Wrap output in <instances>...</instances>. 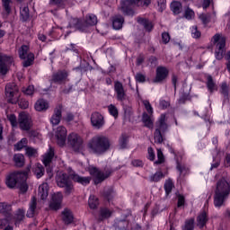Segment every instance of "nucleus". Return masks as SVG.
Wrapping results in <instances>:
<instances>
[{
	"label": "nucleus",
	"instance_id": "nucleus-1",
	"mask_svg": "<svg viewBox=\"0 0 230 230\" xmlns=\"http://www.w3.org/2000/svg\"><path fill=\"white\" fill-rule=\"evenodd\" d=\"M87 148L93 154H97L98 155H102V154H105L109 148H111V141L105 136H95L87 143Z\"/></svg>",
	"mask_w": 230,
	"mask_h": 230
},
{
	"label": "nucleus",
	"instance_id": "nucleus-2",
	"mask_svg": "<svg viewBox=\"0 0 230 230\" xmlns=\"http://www.w3.org/2000/svg\"><path fill=\"white\" fill-rule=\"evenodd\" d=\"M230 187L229 182L226 180H219L217 183V188L214 195L215 208H222L226 204V200L229 197Z\"/></svg>",
	"mask_w": 230,
	"mask_h": 230
},
{
	"label": "nucleus",
	"instance_id": "nucleus-3",
	"mask_svg": "<svg viewBox=\"0 0 230 230\" xmlns=\"http://www.w3.org/2000/svg\"><path fill=\"white\" fill-rule=\"evenodd\" d=\"M98 24V17L93 13L86 14L84 20L79 18H72L69 21L68 28H75L79 31H87V29L91 26H96Z\"/></svg>",
	"mask_w": 230,
	"mask_h": 230
},
{
	"label": "nucleus",
	"instance_id": "nucleus-4",
	"mask_svg": "<svg viewBox=\"0 0 230 230\" xmlns=\"http://www.w3.org/2000/svg\"><path fill=\"white\" fill-rule=\"evenodd\" d=\"M151 3V0H121L120 10L124 15L134 17V15H136L134 6H142L146 8Z\"/></svg>",
	"mask_w": 230,
	"mask_h": 230
},
{
	"label": "nucleus",
	"instance_id": "nucleus-5",
	"mask_svg": "<svg viewBox=\"0 0 230 230\" xmlns=\"http://www.w3.org/2000/svg\"><path fill=\"white\" fill-rule=\"evenodd\" d=\"M56 182L59 188H64L65 195H71L75 192V185H73V179H71V174L67 173H58L56 177Z\"/></svg>",
	"mask_w": 230,
	"mask_h": 230
},
{
	"label": "nucleus",
	"instance_id": "nucleus-6",
	"mask_svg": "<svg viewBox=\"0 0 230 230\" xmlns=\"http://www.w3.org/2000/svg\"><path fill=\"white\" fill-rule=\"evenodd\" d=\"M227 39L226 36H222L219 33H217L212 38V42L214 46H216L215 49V58L217 60H222L224 58V55H226V42Z\"/></svg>",
	"mask_w": 230,
	"mask_h": 230
},
{
	"label": "nucleus",
	"instance_id": "nucleus-7",
	"mask_svg": "<svg viewBox=\"0 0 230 230\" xmlns=\"http://www.w3.org/2000/svg\"><path fill=\"white\" fill-rule=\"evenodd\" d=\"M156 128L155 130L154 138L155 143L157 145H161L163 141H164V137H163V134L168 130V124H166V115L162 114L156 122Z\"/></svg>",
	"mask_w": 230,
	"mask_h": 230
},
{
	"label": "nucleus",
	"instance_id": "nucleus-8",
	"mask_svg": "<svg viewBox=\"0 0 230 230\" xmlns=\"http://www.w3.org/2000/svg\"><path fill=\"white\" fill-rule=\"evenodd\" d=\"M18 53L19 58L23 60V67H30V66H33V62H35V54L30 52V47L28 45H22Z\"/></svg>",
	"mask_w": 230,
	"mask_h": 230
},
{
	"label": "nucleus",
	"instance_id": "nucleus-9",
	"mask_svg": "<svg viewBox=\"0 0 230 230\" xmlns=\"http://www.w3.org/2000/svg\"><path fill=\"white\" fill-rule=\"evenodd\" d=\"M5 96L7 98L8 103L15 105L19 102L21 94H19V86L15 83H8L5 85Z\"/></svg>",
	"mask_w": 230,
	"mask_h": 230
},
{
	"label": "nucleus",
	"instance_id": "nucleus-10",
	"mask_svg": "<svg viewBox=\"0 0 230 230\" xmlns=\"http://www.w3.org/2000/svg\"><path fill=\"white\" fill-rule=\"evenodd\" d=\"M18 127L20 130H23V132H30V130H31L33 128V120L31 119V116L24 111L19 113Z\"/></svg>",
	"mask_w": 230,
	"mask_h": 230
},
{
	"label": "nucleus",
	"instance_id": "nucleus-11",
	"mask_svg": "<svg viewBox=\"0 0 230 230\" xmlns=\"http://www.w3.org/2000/svg\"><path fill=\"white\" fill-rule=\"evenodd\" d=\"M13 64V57L0 52V76H6Z\"/></svg>",
	"mask_w": 230,
	"mask_h": 230
},
{
	"label": "nucleus",
	"instance_id": "nucleus-12",
	"mask_svg": "<svg viewBox=\"0 0 230 230\" xmlns=\"http://www.w3.org/2000/svg\"><path fill=\"white\" fill-rule=\"evenodd\" d=\"M89 172L92 177H94V184H101L105 179H109L110 175H112V170H107L103 172L96 167L90 168Z\"/></svg>",
	"mask_w": 230,
	"mask_h": 230
},
{
	"label": "nucleus",
	"instance_id": "nucleus-13",
	"mask_svg": "<svg viewBox=\"0 0 230 230\" xmlns=\"http://www.w3.org/2000/svg\"><path fill=\"white\" fill-rule=\"evenodd\" d=\"M21 179H22V181H24V179H25L24 172H12L6 176L5 184H6L7 188H10L11 190H13L19 184V181Z\"/></svg>",
	"mask_w": 230,
	"mask_h": 230
},
{
	"label": "nucleus",
	"instance_id": "nucleus-14",
	"mask_svg": "<svg viewBox=\"0 0 230 230\" xmlns=\"http://www.w3.org/2000/svg\"><path fill=\"white\" fill-rule=\"evenodd\" d=\"M68 145H70L74 152H80L83 148L84 140L78 134L71 133L68 136Z\"/></svg>",
	"mask_w": 230,
	"mask_h": 230
},
{
	"label": "nucleus",
	"instance_id": "nucleus-15",
	"mask_svg": "<svg viewBox=\"0 0 230 230\" xmlns=\"http://www.w3.org/2000/svg\"><path fill=\"white\" fill-rule=\"evenodd\" d=\"M170 75V70L166 66H157L155 70V76L153 79V84H163L165 82L166 78H168Z\"/></svg>",
	"mask_w": 230,
	"mask_h": 230
},
{
	"label": "nucleus",
	"instance_id": "nucleus-16",
	"mask_svg": "<svg viewBox=\"0 0 230 230\" xmlns=\"http://www.w3.org/2000/svg\"><path fill=\"white\" fill-rule=\"evenodd\" d=\"M113 213L114 210L107 207H101L95 214V220H97L99 223L105 222V220H109V218L112 217Z\"/></svg>",
	"mask_w": 230,
	"mask_h": 230
},
{
	"label": "nucleus",
	"instance_id": "nucleus-17",
	"mask_svg": "<svg viewBox=\"0 0 230 230\" xmlns=\"http://www.w3.org/2000/svg\"><path fill=\"white\" fill-rule=\"evenodd\" d=\"M91 123L92 127L94 128L100 129L105 125V119L103 115L98 111H94L91 115Z\"/></svg>",
	"mask_w": 230,
	"mask_h": 230
},
{
	"label": "nucleus",
	"instance_id": "nucleus-18",
	"mask_svg": "<svg viewBox=\"0 0 230 230\" xmlns=\"http://www.w3.org/2000/svg\"><path fill=\"white\" fill-rule=\"evenodd\" d=\"M114 91L116 93V99L118 102H125L127 100V92H125V87L123 84L119 81H115Z\"/></svg>",
	"mask_w": 230,
	"mask_h": 230
},
{
	"label": "nucleus",
	"instance_id": "nucleus-19",
	"mask_svg": "<svg viewBox=\"0 0 230 230\" xmlns=\"http://www.w3.org/2000/svg\"><path fill=\"white\" fill-rule=\"evenodd\" d=\"M56 137L58 139V145L59 146H64V145H66V139H67V129L66 128V127H58Z\"/></svg>",
	"mask_w": 230,
	"mask_h": 230
},
{
	"label": "nucleus",
	"instance_id": "nucleus-20",
	"mask_svg": "<svg viewBox=\"0 0 230 230\" xmlns=\"http://www.w3.org/2000/svg\"><path fill=\"white\" fill-rule=\"evenodd\" d=\"M63 199L64 195H62V192L55 193L52 196V199L49 203V208L52 209V211H58V209H60Z\"/></svg>",
	"mask_w": 230,
	"mask_h": 230
},
{
	"label": "nucleus",
	"instance_id": "nucleus-21",
	"mask_svg": "<svg viewBox=\"0 0 230 230\" xmlns=\"http://www.w3.org/2000/svg\"><path fill=\"white\" fill-rule=\"evenodd\" d=\"M67 76H69L67 71L58 70L52 75L51 82H53V84H64V82L67 80Z\"/></svg>",
	"mask_w": 230,
	"mask_h": 230
},
{
	"label": "nucleus",
	"instance_id": "nucleus-22",
	"mask_svg": "<svg viewBox=\"0 0 230 230\" xmlns=\"http://www.w3.org/2000/svg\"><path fill=\"white\" fill-rule=\"evenodd\" d=\"M39 209L40 208L37 207V198L33 196L29 203V209L26 217H28V218H33L35 215H39Z\"/></svg>",
	"mask_w": 230,
	"mask_h": 230
},
{
	"label": "nucleus",
	"instance_id": "nucleus-23",
	"mask_svg": "<svg viewBox=\"0 0 230 230\" xmlns=\"http://www.w3.org/2000/svg\"><path fill=\"white\" fill-rule=\"evenodd\" d=\"M196 222L199 229H204V227H206V224L209 222V217L208 216V212H206V210L201 211L198 215Z\"/></svg>",
	"mask_w": 230,
	"mask_h": 230
},
{
	"label": "nucleus",
	"instance_id": "nucleus-24",
	"mask_svg": "<svg viewBox=\"0 0 230 230\" xmlns=\"http://www.w3.org/2000/svg\"><path fill=\"white\" fill-rule=\"evenodd\" d=\"M102 195L105 200L112 202L116 197V190H114V187L112 186L104 187Z\"/></svg>",
	"mask_w": 230,
	"mask_h": 230
},
{
	"label": "nucleus",
	"instance_id": "nucleus-25",
	"mask_svg": "<svg viewBox=\"0 0 230 230\" xmlns=\"http://www.w3.org/2000/svg\"><path fill=\"white\" fill-rule=\"evenodd\" d=\"M34 109L37 112H46L49 109V102L44 99H39L35 104Z\"/></svg>",
	"mask_w": 230,
	"mask_h": 230
},
{
	"label": "nucleus",
	"instance_id": "nucleus-26",
	"mask_svg": "<svg viewBox=\"0 0 230 230\" xmlns=\"http://www.w3.org/2000/svg\"><path fill=\"white\" fill-rule=\"evenodd\" d=\"M206 79L207 89L211 94H213L215 91H218V85H217V82H215V79H213V75H207Z\"/></svg>",
	"mask_w": 230,
	"mask_h": 230
},
{
	"label": "nucleus",
	"instance_id": "nucleus-27",
	"mask_svg": "<svg viewBox=\"0 0 230 230\" xmlns=\"http://www.w3.org/2000/svg\"><path fill=\"white\" fill-rule=\"evenodd\" d=\"M61 119H62V105H58V107H57L54 110V114L50 119V122L52 125H58Z\"/></svg>",
	"mask_w": 230,
	"mask_h": 230
},
{
	"label": "nucleus",
	"instance_id": "nucleus-28",
	"mask_svg": "<svg viewBox=\"0 0 230 230\" xmlns=\"http://www.w3.org/2000/svg\"><path fill=\"white\" fill-rule=\"evenodd\" d=\"M70 179L74 181V182H78L79 184H82L83 186H87V184L91 183V178L89 177H81L80 175L76 173H70Z\"/></svg>",
	"mask_w": 230,
	"mask_h": 230
},
{
	"label": "nucleus",
	"instance_id": "nucleus-29",
	"mask_svg": "<svg viewBox=\"0 0 230 230\" xmlns=\"http://www.w3.org/2000/svg\"><path fill=\"white\" fill-rule=\"evenodd\" d=\"M61 215L64 224H66L67 226L68 224H73L75 217L73 216V212L69 208H65Z\"/></svg>",
	"mask_w": 230,
	"mask_h": 230
},
{
	"label": "nucleus",
	"instance_id": "nucleus-30",
	"mask_svg": "<svg viewBox=\"0 0 230 230\" xmlns=\"http://www.w3.org/2000/svg\"><path fill=\"white\" fill-rule=\"evenodd\" d=\"M125 18L122 15H115L112 17V26L114 30H121L123 28Z\"/></svg>",
	"mask_w": 230,
	"mask_h": 230
},
{
	"label": "nucleus",
	"instance_id": "nucleus-31",
	"mask_svg": "<svg viewBox=\"0 0 230 230\" xmlns=\"http://www.w3.org/2000/svg\"><path fill=\"white\" fill-rule=\"evenodd\" d=\"M23 173L25 179H21L20 181H18V184L16 185V187L19 188L21 193H26V191H28L29 189L28 182L26 181H28V172H24Z\"/></svg>",
	"mask_w": 230,
	"mask_h": 230
},
{
	"label": "nucleus",
	"instance_id": "nucleus-32",
	"mask_svg": "<svg viewBox=\"0 0 230 230\" xmlns=\"http://www.w3.org/2000/svg\"><path fill=\"white\" fill-rule=\"evenodd\" d=\"M137 22L144 26L146 31H151L152 30H154V25L152 24V22H150L148 19L138 16L137 17Z\"/></svg>",
	"mask_w": 230,
	"mask_h": 230
},
{
	"label": "nucleus",
	"instance_id": "nucleus-33",
	"mask_svg": "<svg viewBox=\"0 0 230 230\" xmlns=\"http://www.w3.org/2000/svg\"><path fill=\"white\" fill-rule=\"evenodd\" d=\"M53 157H55V149L53 147H49V151L43 157V164H45V166H49L53 161Z\"/></svg>",
	"mask_w": 230,
	"mask_h": 230
},
{
	"label": "nucleus",
	"instance_id": "nucleus-34",
	"mask_svg": "<svg viewBox=\"0 0 230 230\" xmlns=\"http://www.w3.org/2000/svg\"><path fill=\"white\" fill-rule=\"evenodd\" d=\"M142 123L147 128H154V120H152V118L146 112H144L142 115Z\"/></svg>",
	"mask_w": 230,
	"mask_h": 230
},
{
	"label": "nucleus",
	"instance_id": "nucleus-35",
	"mask_svg": "<svg viewBox=\"0 0 230 230\" xmlns=\"http://www.w3.org/2000/svg\"><path fill=\"white\" fill-rule=\"evenodd\" d=\"M220 93L224 96L225 102H229V85H227V83L223 82L220 85Z\"/></svg>",
	"mask_w": 230,
	"mask_h": 230
},
{
	"label": "nucleus",
	"instance_id": "nucleus-36",
	"mask_svg": "<svg viewBox=\"0 0 230 230\" xmlns=\"http://www.w3.org/2000/svg\"><path fill=\"white\" fill-rule=\"evenodd\" d=\"M13 161H14V164H15V166H17V168H22V166H24V163H25L24 155L15 154L13 155Z\"/></svg>",
	"mask_w": 230,
	"mask_h": 230
},
{
	"label": "nucleus",
	"instance_id": "nucleus-37",
	"mask_svg": "<svg viewBox=\"0 0 230 230\" xmlns=\"http://www.w3.org/2000/svg\"><path fill=\"white\" fill-rule=\"evenodd\" d=\"M12 206L6 203H0V213L10 218L12 217Z\"/></svg>",
	"mask_w": 230,
	"mask_h": 230
},
{
	"label": "nucleus",
	"instance_id": "nucleus-38",
	"mask_svg": "<svg viewBox=\"0 0 230 230\" xmlns=\"http://www.w3.org/2000/svg\"><path fill=\"white\" fill-rule=\"evenodd\" d=\"M38 195L40 197L41 200H46L48 199V183L40 185Z\"/></svg>",
	"mask_w": 230,
	"mask_h": 230
},
{
	"label": "nucleus",
	"instance_id": "nucleus-39",
	"mask_svg": "<svg viewBox=\"0 0 230 230\" xmlns=\"http://www.w3.org/2000/svg\"><path fill=\"white\" fill-rule=\"evenodd\" d=\"M171 10L174 15H179L182 12V4L179 1H174L171 4Z\"/></svg>",
	"mask_w": 230,
	"mask_h": 230
},
{
	"label": "nucleus",
	"instance_id": "nucleus-40",
	"mask_svg": "<svg viewBox=\"0 0 230 230\" xmlns=\"http://www.w3.org/2000/svg\"><path fill=\"white\" fill-rule=\"evenodd\" d=\"M175 188V184L173 183V181L172 179H168L165 181L164 185V190L165 191V195L168 196L170 193H172V190Z\"/></svg>",
	"mask_w": 230,
	"mask_h": 230
},
{
	"label": "nucleus",
	"instance_id": "nucleus-41",
	"mask_svg": "<svg viewBox=\"0 0 230 230\" xmlns=\"http://www.w3.org/2000/svg\"><path fill=\"white\" fill-rule=\"evenodd\" d=\"M20 19L22 22H26V21L30 19V8H28V6H24L20 11Z\"/></svg>",
	"mask_w": 230,
	"mask_h": 230
},
{
	"label": "nucleus",
	"instance_id": "nucleus-42",
	"mask_svg": "<svg viewBox=\"0 0 230 230\" xmlns=\"http://www.w3.org/2000/svg\"><path fill=\"white\" fill-rule=\"evenodd\" d=\"M88 205L90 209H96L100 206V199L96 196H90L88 199Z\"/></svg>",
	"mask_w": 230,
	"mask_h": 230
},
{
	"label": "nucleus",
	"instance_id": "nucleus-43",
	"mask_svg": "<svg viewBox=\"0 0 230 230\" xmlns=\"http://www.w3.org/2000/svg\"><path fill=\"white\" fill-rule=\"evenodd\" d=\"M39 155V152L35 147L28 146L25 148V155L29 157V159L35 158Z\"/></svg>",
	"mask_w": 230,
	"mask_h": 230
},
{
	"label": "nucleus",
	"instance_id": "nucleus-44",
	"mask_svg": "<svg viewBox=\"0 0 230 230\" xmlns=\"http://www.w3.org/2000/svg\"><path fill=\"white\" fill-rule=\"evenodd\" d=\"M181 230H195V219L190 218L185 220L184 226H181Z\"/></svg>",
	"mask_w": 230,
	"mask_h": 230
},
{
	"label": "nucleus",
	"instance_id": "nucleus-45",
	"mask_svg": "<svg viewBox=\"0 0 230 230\" xmlns=\"http://www.w3.org/2000/svg\"><path fill=\"white\" fill-rule=\"evenodd\" d=\"M15 150L18 152L22 150V148H28V138L23 137L16 145H14Z\"/></svg>",
	"mask_w": 230,
	"mask_h": 230
},
{
	"label": "nucleus",
	"instance_id": "nucleus-46",
	"mask_svg": "<svg viewBox=\"0 0 230 230\" xmlns=\"http://www.w3.org/2000/svg\"><path fill=\"white\" fill-rule=\"evenodd\" d=\"M10 4H12V0H2V6L6 15H10V13H12V7Z\"/></svg>",
	"mask_w": 230,
	"mask_h": 230
},
{
	"label": "nucleus",
	"instance_id": "nucleus-47",
	"mask_svg": "<svg viewBox=\"0 0 230 230\" xmlns=\"http://www.w3.org/2000/svg\"><path fill=\"white\" fill-rule=\"evenodd\" d=\"M49 4H54L58 6V8H66V4H67V0H49Z\"/></svg>",
	"mask_w": 230,
	"mask_h": 230
},
{
	"label": "nucleus",
	"instance_id": "nucleus-48",
	"mask_svg": "<svg viewBox=\"0 0 230 230\" xmlns=\"http://www.w3.org/2000/svg\"><path fill=\"white\" fill-rule=\"evenodd\" d=\"M161 179H164V173L163 172H156L155 174L150 176V181L151 182H159Z\"/></svg>",
	"mask_w": 230,
	"mask_h": 230
},
{
	"label": "nucleus",
	"instance_id": "nucleus-49",
	"mask_svg": "<svg viewBox=\"0 0 230 230\" xmlns=\"http://www.w3.org/2000/svg\"><path fill=\"white\" fill-rule=\"evenodd\" d=\"M183 17H185V19H187L188 21H191V19H193V17H195V11H193V9L190 8V6H187L185 8Z\"/></svg>",
	"mask_w": 230,
	"mask_h": 230
},
{
	"label": "nucleus",
	"instance_id": "nucleus-50",
	"mask_svg": "<svg viewBox=\"0 0 230 230\" xmlns=\"http://www.w3.org/2000/svg\"><path fill=\"white\" fill-rule=\"evenodd\" d=\"M7 119L10 121L11 127H13V128H17V127H19V120H17L15 114L8 115Z\"/></svg>",
	"mask_w": 230,
	"mask_h": 230
},
{
	"label": "nucleus",
	"instance_id": "nucleus-51",
	"mask_svg": "<svg viewBox=\"0 0 230 230\" xmlns=\"http://www.w3.org/2000/svg\"><path fill=\"white\" fill-rule=\"evenodd\" d=\"M119 143L121 148H127V143H128V136L123 133L119 137Z\"/></svg>",
	"mask_w": 230,
	"mask_h": 230
},
{
	"label": "nucleus",
	"instance_id": "nucleus-52",
	"mask_svg": "<svg viewBox=\"0 0 230 230\" xmlns=\"http://www.w3.org/2000/svg\"><path fill=\"white\" fill-rule=\"evenodd\" d=\"M20 109H28L30 107V102L26 101V99H19L18 97V102H17Z\"/></svg>",
	"mask_w": 230,
	"mask_h": 230
},
{
	"label": "nucleus",
	"instance_id": "nucleus-53",
	"mask_svg": "<svg viewBox=\"0 0 230 230\" xmlns=\"http://www.w3.org/2000/svg\"><path fill=\"white\" fill-rule=\"evenodd\" d=\"M164 163V155L161 149H157V161L155 162V164H163Z\"/></svg>",
	"mask_w": 230,
	"mask_h": 230
},
{
	"label": "nucleus",
	"instance_id": "nucleus-54",
	"mask_svg": "<svg viewBox=\"0 0 230 230\" xmlns=\"http://www.w3.org/2000/svg\"><path fill=\"white\" fill-rule=\"evenodd\" d=\"M108 110L111 116H113V118H118L119 116L118 108H116L113 104H110L108 106Z\"/></svg>",
	"mask_w": 230,
	"mask_h": 230
},
{
	"label": "nucleus",
	"instance_id": "nucleus-55",
	"mask_svg": "<svg viewBox=\"0 0 230 230\" xmlns=\"http://www.w3.org/2000/svg\"><path fill=\"white\" fill-rule=\"evenodd\" d=\"M135 80L138 84H145V82H146V75H145L141 73H137L135 75Z\"/></svg>",
	"mask_w": 230,
	"mask_h": 230
},
{
	"label": "nucleus",
	"instance_id": "nucleus-56",
	"mask_svg": "<svg viewBox=\"0 0 230 230\" xmlns=\"http://www.w3.org/2000/svg\"><path fill=\"white\" fill-rule=\"evenodd\" d=\"M147 61L149 62L151 67H156V66L159 64V59L155 56H150L147 58Z\"/></svg>",
	"mask_w": 230,
	"mask_h": 230
},
{
	"label": "nucleus",
	"instance_id": "nucleus-57",
	"mask_svg": "<svg viewBox=\"0 0 230 230\" xmlns=\"http://www.w3.org/2000/svg\"><path fill=\"white\" fill-rule=\"evenodd\" d=\"M34 173L37 179H40V177L44 175V167H42L41 165H38L34 171Z\"/></svg>",
	"mask_w": 230,
	"mask_h": 230
},
{
	"label": "nucleus",
	"instance_id": "nucleus-58",
	"mask_svg": "<svg viewBox=\"0 0 230 230\" xmlns=\"http://www.w3.org/2000/svg\"><path fill=\"white\" fill-rule=\"evenodd\" d=\"M24 209L19 208L16 212V222H22L24 220Z\"/></svg>",
	"mask_w": 230,
	"mask_h": 230
},
{
	"label": "nucleus",
	"instance_id": "nucleus-59",
	"mask_svg": "<svg viewBox=\"0 0 230 230\" xmlns=\"http://www.w3.org/2000/svg\"><path fill=\"white\" fill-rule=\"evenodd\" d=\"M143 105L145 106V109L147 111L148 114H154V108H152L150 102L145 100L143 101Z\"/></svg>",
	"mask_w": 230,
	"mask_h": 230
},
{
	"label": "nucleus",
	"instance_id": "nucleus-60",
	"mask_svg": "<svg viewBox=\"0 0 230 230\" xmlns=\"http://www.w3.org/2000/svg\"><path fill=\"white\" fill-rule=\"evenodd\" d=\"M131 164L135 168H143V166H145V164L143 163V161H141L139 159H135V160L131 161Z\"/></svg>",
	"mask_w": 230,
	"mask_h": 230
},
{
	"label": "nucleus",
	"instance_id": "nucleus-61",
	"mask_svg": "<svg viewBox=\"0 0 230 230\" xmlns=\"http://www.w3.org/2000/svg\"><path fill=\"white\" fill-rule=\"evenodd\" d=\"M23 93L27 96H33V93H35V87L33 85H29L25 90H23Z\"/></svg>",
	"mask_w": 230,
	"mask_h": 230
},
{
	"label": "nucleus",
	"instance_id": "nucleus-62",
	"mask_svg": "<svg viewBox=\"0 0 230 230\" xmlns=\"http://www.w3.org/2000/svg\"><path fill=\"white\" fill-rule=\"evenodd\" d=\"M191 34H192L193 39H200L201 33L199 31V29H197V26L192 27Z\"/></svg>",
	"mask_w": 230,
	"mask_h": 230
},
{
	"label": "nucleus",
	"instance_id": "nucleus-63",
	"mask_svg": "<svg viewBox=\"0 0 230 230\" xmlns=\"http://www.w3.org/2000/svg\"><path fill=\"white\" fill-rule=\"evenodd\" d=\"M177 197H178L177 206L178 208H181V206H184L186 202V199L182 196V194H178Z\"/></svg>",
	"mask_w": 230,
	"mask_h": 230
},
{
	"label": "nucleus",
	"instance_id": "nucleus-64",
	"mask_svg": "<svg viewBox=\"0 0 230 230\" xmlns=\"http://www.w3.org/2000/svg\"><path fill=\"white\" fill-rule=\"evenodd\" d=\"M170 33L168 32H163L162 33V41H163V44H168V42H170Z\"/></svg>",
	"mask_w": 230,
	"mask_h": 230
}]
</instances>
